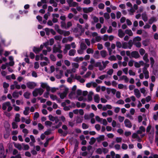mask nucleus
Masks as SVG:
<instances>
[{"label": "nucleus", "mask_w": 158, "mask_h": 158, "mask_svg": "<svg viewBox=\"0 0 158 158\" xmlns=\"http://www.w3.org/2000/svg\"><path fill=\"white\" fill-rule=\"evenodd\" d=\"M116 103L118 104L123 105L124 103V102L123 100L120 99L118 100L116 102Z\"/></svg>", "instance_id": "obj_57"}, {"label": "nucleus", "mask_w": 158, "mask_h": 158, "mask_svg": "<svg viewBox=\"0 0 158 158\" xmlns=\"http://www.w3.org/2000/svg\"><path fill=\"white\" fill-rule=\"evenodd\" d=\"M9 86V85L8 83L6 82H4L3 83V86L4 89H7Z\"/></svg>", "instance_id": "obj_51"}, {"label": "nucleus", "mask_w": 158, "mask_h": 158, "mask_svg": "<svg viewBox=\"0 0 158 158\" xmlns=\"http://www.w3.org/2000/svg\"><path fill=\"white\" fill-rule=\"evenodd\" d=\"M82 128L84 129H87L89 127L88 125L84 123L82 124Z\"/></svg>", "instance_id": "obj_59"}, {"label": "nucleus", "mask_w": 158, "mask_h": 158, "mask_svg": "<svg viewBox=\"0 0 158 158\" xmlns=\"http://www.w3.org/2000/svg\"><path fill=\"white\" fill-rule=\"evenodd\" d=\"M142 19L144 22H146L148 20V17L146 14L145 13H143L142 15Z\"/></svg>", "instance_id": "obj_32"}, {"label": "nucleus", "mask_w": 158, "mask_h": 158, "mask_svg": "<svg viewBox=\"0 0 158 158\" xmlns=\"http://www.w3.org/2000/svg\"><path fill=\"white\" fill-rule=\"evenodd\" d=\"M33 51L36 54H37L41 51L39 48H37L35 47H33Z\"/></svg>", "instance_id": "obj_34"}, {"label": "nucleus", "mask_w": 158, "mask_h": 158, "mask_svg": "<svg viewBox=\"0 0 158 158\" xmlns=\"http://www.w3.org/2000/svg\"><path fill=\"white\" fill-rule=\"evenodd\" d=\"M145 50L142 48H141L139 50V52L141 56H143L145 53Z\"/></svg>", "instance_id": "obj_50"}, {"label": "nucleus", "mask_w": 158, "mask_h": 158, "mask_svg": "<svg viewBox=\"0 0 158 158\" xmlns=\"http://www.w3.org/2000/svg\"><path fill=\"white\" fill-rule=\"evenodd\" d=\"M7 107L8 112L10 111L13 109V107L11 106V104L9 102H5L2 104V109L3 110H6Z\"/></svg>", "instance_id": "obj_1"}, {"label": "nucleus", "mask_w": 158, "mask_h": 158, "mask_svg": "<svg viewBox=\"0 0 158 158\" xmlns=\"http://www.w3.org/2000/svg\"><path fill=\"white\" fill-rule=\"evenodd\" d=\"M27 87L31 89H33L36 85L35 83L33 82H29L26 84Z\"/></svg>", "instance_id": "obj_6"}, {"label": "nucleus", "mask_w": 158, "mask_h": 158, "mask_svg": "<svg viewBox=\"0 0 158 158\" xmlns=\"http://www.w3.org/2000/svg\"><path fill=\"white\" fill-rule=\"evenodd\" d=\"M107 27H104L103 28H102L101 30V33L102 34L105 33L106 32V30Z\"/></svg>", "instance_id": "obj_60"}, {"label": "nucleus", "mask_w": 158, "mask_h": 158, "mask_svg": "<svg viewBox=\"0 0 158 158\" xmlns=\"http://www.w3.org/2000/svg\"><path fill=\"white\" fill-rule=\"evenodd\" d=\"M83 121L82 118L80 117L79 116H77L76 119V123H81Z\"/></svg>", "instance_id": "obj_39"}, {"label": "nucleus", "mask_w": 158, "mask_h": 158, "mask_svg": "<svg viewBox=\"0 0 158 158\" xmlns=\"http://www.w3.org/2000/svg\"><path fill=\"white\" fill-rule=\"evenodd\" d=\"M134 44L135 45L136 47L138 48H140L141 46V43L140 42L134 43Z\"/></svg>", "instance_id": "obj_54"}, {"label": "nucleus", "mask_w": 158, "mask_h": 158, "mask_svg": "<svg viewBox=\"0 0 158 158\" xmlns=\"http://www.w3.org/2000/svg\"><path fill=\"white\" fill-rule=\"evenodd\" d=\"M50 58L53 61H55L56 60V58L53 54H51L50 56Z\"/></svg>", "instance_id": "obj_64"}, {"label": "nucleus", "mask_w": 158, "mask_h": 158, "mask_svg": "<svg viewBox=\"0 0 158 158\" xmlns=\"http://www.w3.org/2000/svg\"><path fill=\"white\" fill-rule=\"evenodd\" d=\"M94 101L97 103H98L100 101V98L98 94L95 95L94 97Z\"/></svg>", "instance_id": "obj_20"}, {"label": "nucleus", "mask_w": 158, "mask_h": 158, "mask_svg": "<svg viewBox=\"0 0 158 158\" xmlns=\"http://www.w3.org/2000/svg\"><path fill=\"white\" fill-rule=\"evenodd\" d=\"M120 79L121 80H124L126 83L128 82L129 81L128 78H127V76L125 75H123L121 76L120 78Z\"/></svg>", "instance_id": "obj_24"}, {"label": "nucleus", "mask_w": 158, "mask_h": 158, "mask_svg": "<svg viewBox=\"0 0 158 158\" xmlns=\"http://www.w3.org/2000/svg\"><path fill=\"white\" fill-rule=\"evenodd\" d=\"M141 40V37L139 36H137L133 38V41L134 43L139 42Z\"/></svg>", "instance_id": "obj_25"}, {"label": "nucleus", "mask_w": 158, "mask_h": 158, "mask_svg": "<svg viewBox=\"0 0 158 158\" xmlns=\"http://www.w3.org/2000/svg\"><path fill=\"white\" fill-rule=\"evenodd\" d=\"M72 65L73 68L78 69L79 66V65L77 63H73L72 64Z\"/></svg>", "instance_id": "obj_46"}, {"label": "nucleus", "mask_w": 158, "mask_h": 158, "mask_svg": "<svg viewBox=\"0 0 158 158\" xmlns=\"http://www.w3.org/2000/svg\"><path fill=\"white\" fill-rule=\"evenodd\" d=\"M30 95L31 93H30L27 92L24 94L23 96L26 98L29 99Z\"/></svg>", "instance_id": "obj_41"}, {"label": "nucleus", "mask_w": 158, "mask_h": 158, "mask_svg": "<svg viewBox=\"0 0 158 158\" xmlns=\"http://www.w3.org/2000/svg\"><path fill=\"white\" fill-rule=\"evenodd\" d=\"M80 48L82 49L85 50L87 48V46L85 43L81 42L80 44Z\"/></svg>", "instance_id": "obj_26"}, {"label": "nucleus", "mask_w": 158, "mask_h": 158, "mask_svg": "<svg viewBox=\"0 0 158 158\" xmlns=\"http://www.w3.org/2000/svg\"><path fill=\"white\" fill-rule=\"evenodd\" d=\"M14 146L15 148L18 149L19 150H21L22 148V147L20 144L19 143H15L14 144Z\"/></svg>", "instance_id": "obj_38"}, {"label": "nucleus", "mask_w": 158, "mask_h": 158, "mask_svg": "<svg viewBox=\"0 0 158 158\" xmlns=\"http://www.w3.org/2000/svg\"><path fill=\"white\" fill-rule=\"evenodd\" d=\"M99 51H96L94 55V57L96 59H98L99 58Z\"/></svg>", "instance_id": "obj_47"}, {"label": "nucleus", "mask_w": 158, "mask_h": 158, "mask_svg": "<svg viewBox=\"0 0 158 158\" xmlns=\"http://www.w3.org/2000/svg\"><path fill=\"white\" fill-rule=\"evenodd\" d=\"M102 63L103 65H102V68H103V70L106 68L107 64L109 63V62L108 60H106L105 62L102 61Z\"/></svg>", "instance_id": "obj_31"}, {"label": "nucleus", "mask_w": 158, "mask_h": 158, "mask_svg": "<svg viewBox=\"0 0 158 158\" xmlns=\"http://www.w3.org/2000/svg\"><path fill=\"white\" fill-rule=\"evenodd\" d=\"M156 21L157 19L156 18L154 17H152L149 20L148 23L149 24H151L153 23V22H156Z\"/></svg>", "instance_id": "obj_23"}, {"label": "nucleus", "mask_w": 158, "mask_h": 158, "mask_svg": "<svg viewBox=\"0 0 158 158\" xmlns=\"http://www.w3.org/2000/svg\"><path fill=\"white\" fill-rule=\"evenodd\" d=\"M140 57V56L137 51H133L131 53V56H130V58H134L135 59H137Z\"/></svg>", "instance_id": "obj_5"}, {"label": "nucleus", "mask_w": 158, "mask_h": 158, "mask_svg": "<svg viewBox=\"0 0 158 158\" xmlns=\"http://www.w3.org/2000/svg\"><path fill=\"white\" fill-rule=\"evenodd\" d=\"M104 137L105 136L104 135H101L97 138L96 139L98 142L99 143L104 140Z\"/></svg>", "instance_id": "obj_17"}, {"label": "nucleus", "mask_w": 158, "mask_h": 158, "mask_svg": "<svg viewBox=\"0 0 158 158\" xmlns=\"http://www.w3.org/2000/svg\"><path fill=\"white\" fill-rule=\"evenodd\" d=\"M94 66L95 67H98L100 70L101 71L103 70V68H102V65L101 62H97L95 64Z\"/></svg>", "instance_id": "obj_15"}, {"label": "nucleus", "mask_w": 158, "mask_h": 158, "mask_svg": "<svg viewBox=\"0 0 158 158\" xmlns=\"http://www.w3.org/2000/svg\"><path fill=\"white\" fill-rule=\"evenodd\" d=\"M61 27L62 28H66V24L65 21H61L60 22Z\"/></svg>", "instance_id": "obj_42"}, {"label": "nucleus", "mask_w": 158, "mask_h": 158, "mask_svg": "<svg viewBox=\"0 0 158 158\" xmlns=\"http://www.w3.org/2000/svg\"><path fill=\"white\" fill-rule=\"evenodd\" d=\"M94 93L92 91L89 92V94L88 95V102L91 101L93 100L92 95Z\"/></svg>", "instance_id": "obj_14"}, {"label": "nucleus", "mask_w": 158, "mask_h": 158, "mask_svg": "<svg viewBox=\"0 0 158 158\" xmlns=\"http://www.w3.org/2000/svg\"><path fill=\"white\" fill-rule=\"evenodd\" d=\"M60 33V35H63L64 36H68L70 34V32L69 31H65L62 30V32Z\"/></svg>", "instance_id": "obj_16"}, {"label": "nucleus", "mask_w": 158, "mask_h": 158, "mask_svg": "<svg viewBox=\"0 0 158 158\" xmlns=\"http://www.w3.org/2000/svg\"><path fill=\"white\" fill-rule=\"evenodd\" d=\"M135 94L136 97L138 98H139L141 95L140 93L139 90L137 89H134Z\"/></svg>", "instance_id": "obj_11"}, {"label": "nucleus", "mask_w": 158, "mask_h": 158, "mask_svg": "<svg viewBox=\"0 0 158 158\" xmlns=\"http://www.w3.org/2000/svg\"><path fill=\"white\" fill-rule=\"evenodd\" d=\"M96 139L94 137H92L90 139L89 143L90 145H93L96 142Z\"/></svg>", "instance_id": "obj_36"}, {"label": "nucleus", "mask_w": 158, "mask_h": 158, "mask_svg": "<svg viewBox=\"0 0 158 158\" xmlns=\"http://www.w3.org/2000/svg\"><path fill=\"white\" fill-rule=\"evenodd\" d=\"M100 54L103 58L105 57L107 55L106 51L104 50H102L100 52Z\"/></svg>", "instance_id": "obj_18"}, {"label": "nucleus", "mask_w": 158, "mask_h": 158, "mask_svg": "<svg viewBox=\"0 0 158 158\" xmlns=\"http://www.w3.org/2000/svg\"><path fill=\"white\" fill-rule=\"evenodd\" d=\"M125 126L128 128H130L132 127L131 123L130 121L127 119H126L124 121Z\"/></svg>", "instance_id": "obj_9"}, {"label": "nucleus", "mask_w": 158, "mask_h": 158, "mask_svg": "<svg viewBox=\"0 0 158 158\" xmlns=\"http://www.w3.org/2000/svg\"><path fill=\"white\" fill-rule=\"evenodd\" d=\"M20 115L19 114H16L15 118V121L16 122H19L20 121Z\"/></svg>", "instance_id": "obj_30"}, {"label": "nucleus", "mask_w": 158, "mask_h": 158, "mask_svg": "<svg viewBox=\"0 0 158 158\" xmlns=\"http://www.w3.org/2000/svg\"><path fill=\"white\" fill-rule=\"evenodd\" d=\"M128 46V48L131 49L132 46L133 44H134L133 41H132L131 40H130L128 43H127Z\"/></svg>", "instance_id": "obj_27"}, {"label": "nucleus", "mask_w": 158, "mask_h": 158, "mask_svg": "<svg viewBox=\"0 0 158 158\" xmlns=\"http://www.w3.org/2000/svg\"><path fill=\"white\" fill-rule=\"evenodd\" d=\"M39 116V114L38 112H35L34 114V116H33V119L34 120L37 118Z\"/></svg>", "instance_id": "obj_53"}, {"label": "nucleus", "mask_w": 158, "mask_h": 158, "mask_svg": "<svg viewBox=\"0 0 158 158\" xmlns=\"http://www.w3.org/2000/svg\"><path fill=\"white\" fill-rule=\"evenodd\" d=\"M125 33L128 35L129 36H132L133 34L131 30L127 29L125 31Z\"/></svg>", "instance_id": "obj_29"}, {"label": "nucleus", "mask_w": 158, "mask_h": 158, "mask_svg": "<svg viewBox=\"0 0 158 158\" xmlns=\"http://www.w3.org/2000/svg\"><path fill=\"white\" fill-rule=\"evenodd\" d=\"M5 150L2 143L0 144V157L1 158H5L6 156L4 155Z\"/></svg>", "instance_id": "obj_4"}, {"label": "nucleus", "mask_w": 158, "mask_h": 158, "mask_svg": "<svg viewBox=\"0 0 158 158\" xmlns=\"http://www.w3.org/2000/svg\"><path fill=\"white\" fill-rule=\"evenodd\" d=\"M118 87L119 89H122L124 88L125 89H127V87L126 86H124L122 84H119L118 85Z\"/></svg>", "instance_id": "obj_49"}, {"label": "nucleus", "mask_w": 158, "mask_h": 158, "mask_svg": "<svg viewBox=\"0 0 158 158\" xmlns=\"http://www.w3.org/2000/svg\"><path fill=\"white\" fill-rule=\"evenodd\" d=\"M12 96L14 98H17L19 96L18 92L15 91L12 94Z\"/></svg>", "instance_id": "obj_35"}, {"label": "nucleus", "mask_w": 158, "mask_h": 158, "mask_svg": "<svg viewBox=\"0 0 158 158\" xmlns=\"http://www.w3.org/2000/svg\"><path fill=\"white\" fill-rule=\"evenodd\" d=\"M94 10L92 7H89V8H84L83 10L84 12L85 13H88L92 12Z\"/></svg>", "instance_id": "obj_10"}, {"label": "nucleus", "mask_w": 158, "mask_h": 158, "mask_svg": "<svg viewBox=\"0 0 158 158\" xmlns=\"http://www.w3.org/2000/svg\"><path fill=\"white\" fill-rule=\"evenodd\" d=\"M41 87L44 89L46 88L48 92H49L50 90V87L47 85V83H41Z\"/></svg>", "instance_id": "obj_8"}, {"label": "nucleus", "mask_w": 158, "mask_h": 158, "mask_svg": "<svg viewBox=\"0 0 158 158\" xmlns=\"http://www.w3.org/2000/svg\"><path fill=\"white\" fill-rule=\"evenodd\" d=\"M143 72L144 74L145 77L146 79H148L149 77V72L147 69H143Z\"/></svg>", "instance_id": "obj_13"}, {"label": "nucleus", "mask_w": 158, "mask_h": 158, "mask_svg": "<svg viewBox=\"0 0 158 158\" xmlns=\"http://www.w3.org/2000/svg\"><path fill=\"white\" fill-rule=\"evenodd\" d=\"M116 45L117 48H122V43L120 41H117L116 42Z\"/></svg>", "instance_id": "obj_33"}, {"label": "nucleus", "mask_w": 158, "mask_h": 158, "mask_svg": "<svg viewBox=\"0 0 158 158\" xmlns=\"http://www.w3.org/2000/svg\"><path fill=\"white\" fill-rule=\"evenodd\" d=\"M49 119L50 120L52 121H54L55 120V119L56 118V117H53L51 115H49L48 116Z\"/></svg>", "instance_id": "obj_61"}, {"label": "nucleus", "mask_w": 158, "mask_h": 158, "mask_svg": "<svg viewBox=\"0 0 158 158\" xmlns=\"http://www.w3.org/2000/svg\"><path fill=\"white\" fill-rule=\"evenodd\" d=\"M45 31L46 32V34L47 35H49L50 34V30L48 28H46L45 29Z\"/></svg>", "instance_id": "obj_58"}, {"label": "nucleus", "mask_w": 158, "mask_h": 158, "mask_svg": "<svg viewBox=\"0 0 158 158\" xmlns=\"http://www.w3.org/2000/svg\"><path fill=\"white\" fill-rule=\"evenodd\" d=\"M94 50L91 48H88L86 50V52L88 54H93L94 53Z\"/></svg>", "instance_id": "obj_44"}, {"label": "nucleus", "mask_w": 158, "mask_h": 158, "mask_svg": "<svg viewBox=\"0 0 158 158\" xmlns=\"http://www.w3.org/2000/svg\"><path fill=\"white\" fill-rule=\"evenodd\" d=\"M118 35L120 38H122L125 35V32H124L122 29H119L118 30Z\"/></svg>", "instance_id": "obj_12"}, {"label": "nucleus", "mask_w": 158, "mask_h": 158, "mask_svg": "<svg viewBox=\"0 0 158 158\" xmlns=\"http://www.w3.org/2000/svg\"><path fill=\"white\" fill-rule=\"evenodd\" d=\"M84 58L83 57H77L75 58L73 60L74 61L76 62H79L80 61H82L83 60Z\"/></svg>", "instance_id": "obj_21"}, {"label": "nucleus", "mask_w": 158, "mask_h": 158, "mask_svg": "<svg viewBox=\"0 0 158 158\" xmlns=\"http://www.w3.org/2000/svg\"><path fill=\"white\" fill-rule=\"evenodd\" d=\"M67 94L65 92L61 93L60 94V97L62 99H64L66 96Z\"/></svg>", "instance_id": "obj_43"}, {"label": "nucleus", "mask_w": 158, "mask_h": 158, "mask_svg": "<svg viewBox=\"0 0 158 158\" xmlns=\"http://www.w3.org/2000/svg\"><path fill=\"white\" fill-rule=\"evenodd\" d=\"M148 55L147 53H145L143 57V59L146 63H148L149 62V60L148 58Z\"/></svg>", "instance_id": "obj_28"}, {"label": "nucleus", "mask_w": 158, "mask_h": 158, "mask_svg": "<svg viewBox=\"0 0 158 158\" xmlns=\"http://www.w3.org/2000/svg\"><path fill=\"white\" fill-rule=\"evenodd\" d=\"M122 48L123 49H127L128 48L127 43L126 42H123Z\"/></svg>", "instance_id": "obj_40"}, {"label": "nucleus", "mask_w": 158, "mask_h": 158, "mask_svg": "<svg viewBox=\"0 0 158 158\" xmlns=\"http://www.w3.org/2000/svg\"><path fill=\"white\" fill-rule=\"evenodd\" d=\"M30 108L29 107H27L25 108V110L23 111V114L26 115H27L28 114V112Z\"/></svg>", "instance_id": "obj_37"}, {"label": "nucleus", "mask_w": 158, "mask_h": 158, "mask_svg": "<svg viewBox=\"0 0 158 158\" xmlns=\"http://www.w3.org/2000/svg\"><path fill=\"white\" fill-rule=\"evenodd\" d=\"M62 128L65 130L64 132H63V130L61 129H59L58 130V132L59 133L62 134L63 136H65L68 133V132L67 131L68 129V127L66 125H63L62 126Z\"/></svg>", "instance_id": "obj_3"}, {"label": "nucleus", "mask_w": 158, "mask_h": 158, "mask_svg": "<svg viewBox=\"0 0 158 158\" xmlns=\"http://www.w3.org/2000/svg\"><path fill=\"white\" fill-rule=\"evenodd\" d=\"M61 47H56L55 45H54L53 48V53L59 52L61 53L62 51L60 50Z\"/></svg>", "instance_id": "obj_7"}, {"label": "nucleus", "mask_w": 158, "mask_h": 158, "mask_svg": "<svg viewBox=\"0 0 158 158\" xmlns=\"http://www.w3.org/2000/svg\"><path fill=\"white\" fill-rule=\"evenodd\" d=\"M38 127L39 130H42L44 128V126L40 123L38 124Z\"/></svg>", "instance_id": "obj_56"}, {"label": "nucleus", "mask_w": 158, "mask_h": 158, "mask_svg": "<svg viewBox=\"0 0 158 158\" xmlns=\"http://www.w3.org/2000/svg\"><path fill=\"white\" fill-rule=\"evenodd\" d=\"M150 59L151 64V67L152 68L155 63V61L153 58L152 57H151L150 58Z\"/></svg>", "instance_id": "obj_45"}, {"label": "nucleus", "mask_w": 158, "mask_h": 158, "mask_svg": "<svg viewBox=\"0 0 158 158\" xmlns=\"http://www.w3.org/2000/svg\"><path fill=\"white\" fill-rule=\"evenodd\" d=\"M50 97L53 100L57 99V96L56 95H54L53 94H51L50 95Z\"/></svg>", "instance_id": "obj_63"}, {"label": "nucleus", "mask_w": 158, "mask_h": 158, "mask_svg": "<svg viewBox=\"0 0 158 158\" xmlns=\"http://www.w3.org/2000/svg\"><path fill=\"white\" fill-rule=\"evenodd\" d=\"M76 52V51L75 49H71L70 50L69 52V56H74Z\"/></svg>", "instance_id": "obj_22"}, {"label": "nucleus", "mask_w": 158, "mask_h": 158, "mask_svg": "<svg viewBox=\"0 0 158 158\" xmlns=\"http://www.w3.org/2000/svg\"><path fill=\"white\" fill-rule=\"evenodd\" d=\"M108 59L111 61L116 60V58L114 55H112L110 56L108 58Z\"/></svg>", "instance_id": "obj_48"}, {"label": "nucleus", "mask_w": 158, "mask_h": 158, "mask_svg": "<svg viewBox=\"0 0 158 158\" xmlns=\"http://www.w3.org/2000/svg\"><path fill=\"white\" fill-rule=\"evenodd\" d=\"M44 91V90L41 88H36L33 91L32 94L34 97H36L38 94L40 95H41Z\"/></svg>", "instance_id": "obj_2"}, {"label": "nucleus", "mask_w": 158, "mask_h": 158, "mask_svg": "<svg viewBox=\"0 0 158 158\" xmlns=\"http://www.w3.org/2000/svg\"><path fill=\"white\" fill-rule=\"evenodd\" d=\"M54 38L56 40H60L62 38V37L60 35H56L54 37Z\"/></svg>", "instance_id": "obj_55"}, {"label": "nucleus", "mask_w": 158, "mask_h": 158, "mask_svg": "<svg viewBox=\"0 0 158 158\" xmlns=\"http://www.w3.org/2000/svg\"><path fill=\"white\" fill-rule=\"evenodd\" d=\"M72 24L71 22L69 21L67 23V25L66 26V29H68V28L72 26Z\"/></svg>", "instance_id": "obj_52"}, {"label": "nucleus", "mask_w": 158, "mask_h": 158, "mask_svg": "<svg viewBox=\"0 0 158 158\" xmlns=\"http://www.w3.org/2000/svg\"><path fill=\"white\" fill-rule=\"evenodd\" d=\"M54 28L55 30L59 34H60V33H61V32H62V30L59 28V26L58 25H55L54 27Z\"/></svg>", "instance_id": "obj_19"}, {"label": "nucleus", "mask_w": 158, "mask_h": 158, "mask_svg": "<svg viewBox=\"0 0 158 158\" xmlns=\"http://www.w3.org/2000/svg\"><path fill=\"white\" fill-rule=\"evenodd\" d=\"M12 128L13 129L17 128L18 127V126L17 125V124L15 122H13L12 123Z\"/></svg>", "instance_id": "obj_62"}]
</instances>
